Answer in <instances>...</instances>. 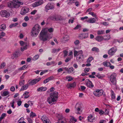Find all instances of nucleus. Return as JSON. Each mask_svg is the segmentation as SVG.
Listing matches in <instances>:
<instances>
[{
  "mask_svg": "<svg viewBox=\"0 0 123 123\" xmlns=\"http://www.w3.org/2000/svg\"><path fill=\"white\" fill-rule=\"evenodd\" d=\"M41 119L43 122H45V121L47 120L48 119V118L46 116L43 115Z\"/></svg>",
  "mask_w": 123,
  "mask_h": 123,
  "instance_id": "obj_28",
  "label": "nucleus"
},
{
  "mask_svg": "<svg viewBox=\"0 0 123 123\" xmlns=\"http://www.w3.org/2000/svg\"><path fill=\"white\" fill-rule=\"evenodd\" d=\"M27 67V65H24L22 67L19 68L18 69L19 70H22L25 69Z\"/></svg>",
  "mask_w": 123,
  "mask_h": 123,
  "instance_id": "obj_35",
  "label": "nucleus"
},
{
  "mask_svg": "<svg viewBox=\"0 0 123 123\" xmlns=\"http://www.w3.org/2000/svg\"><path fill=\"white\" fill-rule=\"evenodd\" d=\"M29 86V83H28L24 86H23L20 89V91H23L26 90Z\"/></svg>",
  "mask_w": 123,
  "mask_h": 123,
  "instance_id": "obj_23",
  "label": "nucleus"
},
{
  "mask_svg": "<svg viewBox=\"0 0 123 123\" xmlns=\"http://www.w3.org/2000/svg\"><path fill=\"white\" fill-rule=\"evenodd\" d=\"M88 121L91 122H93L95 120V118L92 115H90L88 117Z\"/></svg>",
  "mask_w": 123,
  "mask_h": 123,
  "instance_id": "obj_17",
  "label": "nucleus"
},
{
  "mask_svg": "<svg viewBox=\"0 0 123 123\" xmlns=\"http://www.w3.org/2000/svg\"><path fill=\"white\" fill-rule=\"evenodd\" d=\"M13 0L16 3H15V4H16L15 5L16 8L17 7H20L21 5L23 4V3L19 1L18 0Z\"/></svg>",
  "mask_w": 123,
  "mask_h": 123,
  "instance_id": "obj_14",
  "label": "nucleus"
},
{
  "mask_svg": "<svg viewBox=\"0 0 123 123\" xmlns=\"http://www.w3.org/2000/svg\"><path fill=\"white\" fill-rule=\"evenodd\" d=\"M18 23H16L14 24H12L9 26V27L10 28H12L13 27H15L17 25H18Z\"/></svg>",
  "mask_w": 123,
  "mask_h": 123,
  "instance_id": "obj_44",
  "label": "nucleus"
},
{
  "mask_svg": "<svg viewBox=\"0 0 123 123\" xmlns=\"http://www.w3.org/2000/svg\"><path fill=\"white\" fill-rule=\"evenodd\" d=\"M81 26L79 25H77L74 28V30L77 29L79 28H80Z\"/></svg>",
  "mask_w": 123,
  "mask_h": 123,
  "instance_id": "obj_57",
  "label": "nucleus"
},
{
  "mask_svg": "<svg viewBox=\"0 0 123 123\" xmlns=\"http://www.w3.org/2000/svg\"><path fill=\"white\" fill-rule=\"evenodd\" d=\"M54 5L53 4L48 3L46 6V8H53Z\"/></svg>",
  "mask_w": 123,
  "mask_h": 123,
  "instance_id": "obj_33",
  "label": "nucleus"
},
{
  "mask_svg": "<svg viewBox=\"0 0 123 123\" xmlns=\"http://www.w3.org/2000/svg\"><path fill=\"white\" fill-rule=\"evenodd\" d=\"M82 105L79 103H77L75 106V111L77 114H80V111L82 108Z\"/></svg>",
  "mask_w": 123,
  "mask_h": 123,
  "instance_id": "obj_6",
  "label": "nucleus"
},
{
  "mask_svg": "<svg viewBox=\"0 0 123 123\" xmlns=\"http://www.w3.org/2000/svg\"><path fill=\"white\" fill-rule=\"evenodd\" d=\"M79 41L78 40H77L74 42V43L75 45H77L79 44Z\"/></svg>",
  "mask_w": 123,
  "mask_h": 123,
  "instance_id": "obj_61",
  "label": "nucleus"
},
{
  "mask_svg": "<svg viewBox=\"0 0 123 123\" xmlns=\"http://www.w3.org/2000/svg\"><path fill=\"white\" fill-rule=\"evenodd\" d=\"M116 74L113 73L110 76V80L114 85H116L117 83L116 80Z\"/></svg>",
  "mask_w": 123,
  "mask_h": 123,
  "instance_id": "obj_8",
  "label": "nucleus"
},
{
  "mask_svg": "<svg viewBox=\"0 0 123 123\" xmlns=\"http://www.w3.org/2000/svg\"><path fill=\"white\" fill-rule=\"evenodd\" d=\"M39 37L40 40L43 41H46L48 39H50L52 37L49 36L48 31L45 29L41 31L39 34Z\"/></svg>",
  "mask_w": 123,
  "mask_h": 123,
  "instance_id": "obj_2",
  "label": "nucleus"
},
{
  "mask_svg": "<svg viewBox=\"0 0 123 123\" xmlns=\"http://www.w3.org/2000/svg\"><path fill=\"white\" fill-rule=\"evenodd\" d=\"M9 94V92L7 91H3L2 92H1V95L2 96L4 97L7 96Z\"/></svg>",
  "mask_w": 123,
  "mask_h": 123,
  "instance_id": "obj_21",
  "label": "nucleus"
},
{
  "mask_svg": "<svg viewBox=\"0 0 123 123\" xmlns=\"http://www.w3.org/2000/svg\"><path fill=\"white\" fill-rule=\"evenodd\" d=\"M36 115L35 113L31 112L30 114V117L31 118H33L34 117H36Z\"/></svg>",
  "mask_w": 123,
  "mask_h": 123,
  "instance_id": "obj_37",
  "label": "nucleus"
},
{
  "mask_svg": "<svg viewBox=\"0 0 123 123\" xmlns=\"http://www.w3.org/2000/svg\"><path fill=\"white\" fill-rule=\"evenodd\" d=\"M41 79V78H38L31 81L29 80L28 81V83L29 86H32L34 85L40 80Z\"/></svg>",
  "mask_w": 123,
  "mask_h": 123,
  "instance_id": "obj_10",
  "label": "nucleus"
},
{
  "mask_svg": "<svg viewBox=\"0 0 123 123\" xmlns=\"http://www.w3.org/2000/svg\"><path fill=\"white\" fill-rule=\"evenodd\" d=\"M47 89L46 87H41L38 88L37 91L39 92H43L46 91Z\"/></svg>",
  "mask_w": 123,
  "mask_h": 123,
  "instance_id": "obj_19",
  "label": "nucleus"
},
{
  "mask_svg": "<svg viewBox=\"0 0 123 123\" xmlns=\"http://www.w3.org/2000/svg\"><path fill=\"white\" fill-rule=\"evenodd\" d=\"M95 76L99 79H101L105 77V75H101L99 74H97Z\"/></svg>",
  "mask_w": 123,
  "mask_h": 123,
  "instance_id": "obj_31",
  "label": "nucleus"
},
{
  "mask_svg": "<svg viewBox=\"0 0 123 123\" xmlns=\"http://www.w3.org/2000/svg\"><path fill=\"white\" fill-rule=\"evenodd\" d=\"M88 33H84L79 35V37L80 39L83 40L87 38L88 37Z\"/></svg>",
  "mask_w": 123,
  "mask_h": 123,
  "instance_id": "obj_12",
  "label": "nucleus"
},
{
  "mask_svg": "<svg viewBox=\"0 0 123 123\" xmlns=\"http://www.w3.org/2000/svg\"><path fill=\"white\" fill-rule=\"evenodd\" d=\"M99 123H106V121L105 120H102L100 121Z\"/></svg>",
  "mask_w": 123,
  "mask_h": 123,
  "instance_id": "obj_63",
  "label": "nucleus"
},
{
  "mask_svg": "<svg viewBox=\"0 0 123 123\" xmlns=\"http://www.w3.org/2000/svg\"><path fill=\"white\" fill-rule=\"evenodd\" d=\"M74 0H68L67 1L68 2V4H72L74 2Z\"/></svg>",
  "mask_w": 123,
  "mask_h": 123,
  "instance_id": "obj_48",
  "label": "nucleus"
},
{
  "mask_svg": "<svg viewBox=\"0 0 123 123\" xmlns=\"http://www.w3.org/2000/svg\"><path fill=\"white\" fill-rule=\"evenodd\" d=\"M39 57V55H35L32 59V60L36 61L37 60Z\"/></svg>",
  "mask_w": 123,
  "mask_h": 123,
  "instance_id": "obj_42",
  "label": "nucleus"
},
{
  "mask_svg": "<svg viewBox=\"0 0 123 123\" xmlns=\"http://www.w3.org/2000/svg\"><path fill=\"white\" fill-rule=\"evenodd\" d=\"M74 70V68L72 67L68 69L67 73L68 74H70L73 72Z\"/></svg>",
  "mask_w": 123,
  "mask_h": 123,
  "instance_id": "obj_36",
  "label": "nucleus"
},
{
  "mask_svg": "<svg viewBox=\"0 0 123 123\" xmlns=\"http://www.w3.org/2000/svg\"><path fill=\"white\" fill-rule=\"evenodd\" d=\"M63 53L64 54V57H65L68 55V52L67 50H65L63 51Z\"/></svg>",
  "mask_w": 123,
  "mask_h": 123,
  "instance_id": "obj_46",
  "label": "nucleus"
},
{
  "mask_svg": "<svg viewBox=\"0 0 123 123\" xmlns=\"http://www.w3.org/2000/svg\"><path fill=\"white\" fill-rule=\"evenodd\" d=\"M89 14H90L92 16H93L94 17H96V15L94 14V13L93 12H90L89 13Z\"/></svg>",
  "mask_w": 123,
  "mask_h": 123,
  "instance_id": "obj_53",
  "label": "nucleus"
},
{
  "mask_svg": "<svg viewBox=\"0 0 123 123\" xmlns=\"http://www.w3.org/2000/svg\"><path fill=\"white\" fill-rule=\"evenodd\" d=\"M8 6L9 8H16L15 3L12 1H10L8 3Z\"/></svg>",
  "mask_w": 123,
  "mask_h": 123,
  "instance_id": "obj_18",
  "label": "nucleus"
},
{
  "mask_svg": "<svg viewBox=\"0 0 123 123\" xmlns=\"http://www.w3.org/2000/svg\"><path fill=\"white\" fill-rule=\"evenodd\" d=\"M72 58V56H69V57H67L66 58V59L65 60V61L66 62H67L69 61Z\"/></svg>",
  "mask_w": 123,
  "mask_h": 123,
  "instance_id": "obj_40",
  "label": "nucleus"
},
{
  "mask_svg": "<svg viewBox=\"0 0 123 123\" xmlns=\"http://www.w3.org/2000/svg\"><path fill=\"white\" fill-rule=\"evenodd\" d=\"M48 31L50 33L54 31V29L53 28H50L48 29Z\"/></svg>",
  "mask_w": 123,
  "mask_h": 123,
  "instance_id": "obj_47",
  "label": "nucleus"
},
{
  "mask_svg": "<svg viewBox=\"0 0 123 123\" xmlns=\"http://www.w3.org/2000/svg\"><path fill=\"white\" fill-rule=\"evenodd\" d=\"M96 20L94 18H91L87 20V22H88L91 23H93L95 22Z\"/></svg>",
  "mask_w": 123,
  "mask_h": 123,
  "instance_id": "obj_25",
  "label": "nucleus"
},
{
  "mask_svg": "<svg viewBox=\"0 0 123 123\" xmlns=\"http://www.w3.org/2000/svg\"><path fill=\"white\" fill-rule=\"evenodd\" d=\"M6 64L5 62H3L0 65V69L4 68L6 66Z\"/></svg>",
  "mask_w": 123,
  "mask_h": 123,
  "instance_id": "obj_45",
  "label": "nucleus"
},
{
  "mask_svg": "<svg viewBox=\"0 0 123 123\" xmlns=\"http://www.w3.org/2000/svg\"><path fill=\"white\" fill-rule=\"evenodd\" d=\"M40 30V27L38 24L35 25L32 28L31 35L33 37L37 36Z\"/></svg>",
  "mask_w": 123,
  "mask_h": 123,
  "instance_id": "obj_4",
  "label": "nucleus"
},
{
  "mask_svg": "<svg viewBox=\"0 0 123 123\" xmlns=\"http://www.w3.org/2000/svg\"><path fill=\"white\" fill-rule=\"evenodd\" d=\"M21 104L22 101H19L17 102V105L19 106L21 105Z\"/></svg>",
  "mask_w": 123,
  "mask_h": 123,
  "instance_id": "obj_64",
  "label": "nucleus"
},
{
  "mask_svg": "<svg viewBox=\"0 0 123 123\" xmlns=\"http://www.w3.org/2000/svg\"><path fill=\"white\" fill-rule=\"evenodd\" d=\"M74 57L76 56V60L79 62L83 61V51L82 50L77 51L75 50L74 52Z\"/></svg>",
  "mask_w": 123,
  "mask_h": 123,
  "instance_id": "obj_3",
  "label": "nucleus"
},
{
  "mask_svg": "<svg viewBox=\"0 0 123 123\" xmlns=\"http://www.w3.org/2000/svg\"><path fill=\"white\" fill-rule=\"evenodd\" d=\"M19 42V43L21 46H23L25 44L24 42L23 41H20Z\"/></svg>",
  "mask_w": 123,
  "mask_h": 123,
  "instance_id": "obj_54",
  "label": "nucleus"
},
{
  "mask_svg": "<svg viewBox=\"0 0 123 123\" xmlns=\"http://www.w3.org/2000/svg\"><path fill=\"white\" fill-rule=\"evenodd\" d=\"M50 18L51 20L54 21H62L65 19V18L61 16L56 14L52 16Z\"/></svg>",
  "mask_w": 123,
  "mask_h": 123,
  "instance_id": "obj_5",
  "label": "nucleus"
},
{
  "mask_svg": "<svg viewBox=\"0 0 123 123\" xmlns=\"http://www.w3.org/2000/svg\"><path fill=\"white\" fill-rule=\"evenodd\" d=\"M86 82H87L86 85L87 87L90 88H92L93 87V85L92 84V82L89 80H86Z\"/></svg>",
  "mask_w": 123,
  "mask_h": 123,
  "instance_id": "obj_15",
  "label": "nucleus"
},
{
  "mask_svg": "<svg viewBox=\"0 0 123 123\" xmlns=\"http://www.w3.org/2000/svg\"><path fill=\"white\" fill-rule=\"evenodd\" d=\"M42 4V1L40 0L37 2H36L32 4V5L31 6L33 7H35L37 6H38L41 5Z\"/></svg>",
  "mask_w": 123,
  "mask_h": 123,
  "instance_id": "obj_16",
  "label": "nucleus"
},
{
  "mask_svg": "<svg viewBox=\"0 0 123 123\" xmlns=\"http://www.w3.org/2000/svg\"><path fill=\"white\" fill-rule=\"evenodd\" d=\"M90 70V68H85L84 70V71L85 73L88 72Z\"/></svg>",
  "mask_w": 123,
  "mask_h": 123,
  "instance_id": "obj_58",
  "label": "nucleus"
},
{
  "mask_svg": "<svg viewBox=\"0 0 123 123\" xmlns=\"http://www.w3.org/2000/svg\"><path fill=\"white\" fill-rule=\"evenodd\" d=\"M24 20L25 21H27L29 20V18L28 16H26L25 17Z\"/></svg>",
  "mask_w": 123,
  "mask_h": 123,
  "instance_id": "obj_62",
  "label": "nucleus"
},
{
  "mask_svg": "<svg viewBox=\"0 0 123 123\" xmlns=\"http://www.w3.org/2000/svg\"><path fill=\"white\" fill-rule=\"evenodd\" d=\"M27 119L29 123H32V120L31 118L28 117L27 118Z\"/></svg>",
  "mask_w": 123,
  "mask_h": 123,
  "instance_id": "obj_52",
  "label": "nucleus"
},
{
  "mask_svg": "<svg viewBox=\"0 0 123 123\" xmlns=\"http://www.w3.org/2000/svg\"><path fill=\"white\" fill-rule=\"evenodd\" d=\"M49 81V79L48 78L44 81L43 83L44 84H46Z\"/></svg>",
  "mask_w": 123,
  "mask_h": 123,
  "instance_id": "obj_59",
  "label": "nucleus"
},
{
  "mask_svg": "<svg viewBox=\"0 0 123 123\" xmlns=\"http://www.w3.org/2000/svg\"><path fill=\"white\" fill-rule=\"evenodd\" d=\"M55 63V62L54 61H53L51 62H47L46 63V65L48 66H49L51 65L54 64Z\"/></svg>",
  "mask_w": 123,
  "mask_h": 123,
  "instance_id": "obj_43",
  "label": "nucleus"
},
{
  "mask_svg": "<svg viewBox=\"0 0 123 123\" xmlns=\"http://www.w3.org/2000/svg\"><path fill=\"white\" fill-rule=\"evenodd\" d=\"M0 14L2 17L8 18L9 17L10 14L9 12L6 10H2L0 12Z\"/></svg>",
  "mask_w": 123,
  "mask_h": 123,
  "instance_id": "obj_9",
  "label": "nucleus"
},
{
  "mask_svg": "<svg viewBox=\"0 0 123 123\" xmlns=\"http://www.w3.org/2000/svg\"><path fill=\"white\" fill-rule=\"evenodd\" d=\"M29 10V8H22L20 13L21 15H24L28 12Z\"/></svg>",
  "mask_w": 123,
  "mask_h": 123,
  "instance_id": "obj_13",
  "label": "nucleus"
},
{
  "mask_svg": "<svg viewBox=\"0 0 123 123\" xmlns=\"http://www.w3.org/2000/svg\"><path fill=\"white\" fill-rule=\"evenodd\" d=\"M76 85V84L75 82H74L72 83L69 84V85L68 88H70L72 87H74Z\"/></svg>",
  "mask_w": 123,
  "mask_h": 123,
  "instance_id": "obj_29",
  "label": "nucleus"
},
{
  "mask_svg": "<svg viewBox=\"0 0 123 123\" xmlns=\"http://www.w3.org/2000/svg\"><path fill=\"white\" fill-rule=\"evenodd\" d=\"M6 28V26L5 24H3L0 25V31L4 30Z\"/></svg>",
  "mask_w": 123,
  "mask_h": 123,
  "instance_id": "obj_26",
  "label": "nucleus"
},
{
  "mask_svg": "<svg viewBox=\"0 0 123 123\" xmlns=\"http://www.w3.org/2000/svg\"><path fill=\"white\" fill-rule=\"evenodd\" d=\"M103 93L102 90H97L94 91L93 94L96 96L99 97L102 95Z\"/></svg>",
  "mask_w": 123,
  "mask_h": 123,
  "instance_id": "obj_11",
  "label": "nucleus"
},
{
  "mask_svg": "<svg viewBox=\"0 0 123 123\" xmlns=\"http://www.w3.org/2000/svg\"><path fill=\"white\" fill-rule=\"evenodd\" d=\"M18 53L17 52L13 54V56L14 58H17L18 56Z\"/></svg>",
  "mask_w": 123,
  "mask_h": 123,
  "instance_id": "obj_49",
  "label": "nucleus"
},
{
  "mask_svg": "<svg viewBox=\"0 0 123 123\" xmlns=\"http://www.w3.org/2000/svg\"><path fill=\"white\" fill-rule=\"evenodd\" d=\"M58 93L56 92H54L50 94V97L48 98L47 102L49 104L52 105L53 102H55L58 98Z\"/></svg>",
  "mask_w": 123,
  "mask_h": 123,
  "instance_id": "obj_1",
  "label": "nucleus"
},
{
  "mask_svg": "<svg viewBox=\"0 0 123 123\" xmlns=\"http://www.w3.org/2000/svg\"><path fill=\"white\" fill-rule=\"evenodd\" d=\"M6 114L5 113H3L1 115V116L0 117L2 119L6 116Z\"/></svg>",
  "mask_w": 123,
  "mask_h": 123,
  "instance_id": "obj_51",
  "label": "nucleus"
},
{
  "mask_svg": "<svg viewBox=\"0 0 123 123\" xmlns=\"http://www.w3.org/2000/svg\"><path fill=\"white\" fill-rule=\"evenodd\" d=\"M48 71L47 70H46L45 71H42L40 73V75H43V74L45 73L46 72H47Z\"/></svg>",
  "mask_w": 123,
  "mask_h": 123,
  "instance_id": "obj_60",
  "label": "nucleus"
},
{
  "mask_svg": "<svg viewBox=\"0 0 123 123\" xmlns=\"http://www.w3.org/2000/svg\"><path fill=\"white\" fill-rule=\"evenodd\" d=\"M103 64L104 66L107 67H109L111 65L110 63L109 62H104Z\"/></svg>",
  "mask_w": 123,
  "mask_h": 123,
  "instance_id": "obj_30",
  "label": "nucleus"
},
{
  "mask_svg": "<svg viewBox=\"0 0 123 123\" xmlns=\"http://www.w3.org/2000/svg\"><path fill=\"white\" fill-rule=\"evenodd\" d=\"M117 50V47L115 46L111 48L108 51V54L109 55L112 56L114 55Z\"/></svg>",
  "mask_w": 123,
  "mask_h": 123,
  "instance_id": "obj_7",
  "label": "nucleus"
},
{
  "mask_svg": "<svg viewBox=\"0 0 123 123\" xmlns=\"http://www.w3.org/2000/svg\"><path fill=\"white\" fill-rule=\"evenodd\" d=\"M103 37V39L104 40H108L110 39L111 38V37L110 36H104Z\"/></svg>",
  "mask_w": 123,
  "mask_h": 123,
  "instance_id": "obj_32",
  "label": "nucleus"
},
{
  "mask_svg": "<svg viewBox=\"0 0 123 123\" xmlns=\"http://www.w3.org/2000/svg\"><path fill=\"white\" fill-rule=\"evenodd\" d=\"M10 90L12 92L14 91L15 90V88L14 86H12L10 88Z\"/></svg>",
  "mask_w": 123,
  "mask_h": 123,
  "instance_id": "obj_56",
  "label": "nucleus"
},
{
  "mask_svg": "<svg viewBox=\"0 0 123 123\" xmlns=\"http://www.w3.org/2000/svg\"><path fill=\"white\" fill-rule=\"evenodd\" d=\"M93 59V58L92 57H90L87 60L86 62L87 63H90Z\"/></svg>",
  "mask_w": 123,
  "mask_h": 123,
  "instance_id": "obj_41",
  "label": "nucleus"
},
{
  "mask_svg": "<svg viewBox=\"0 0 123 123\" xmlns=\"http://www.w3.org/2000/svg\"><path fill=\"white\" fill-rule=\"evenodd\" d=\"M104 31L103 30H98L97 31V34L98 35H102L104 34Z\"/></svg>",
  "mask_w": 123,
  "mask_h": 123,
  "instance_id": "obj_39",
  "label": "nucleus"
},
{
  "mask_svg": "<svg viewBox=\"0 0 123 123\" xmlns=\"http://www.w3.org/2000/svg\"><path fill=\"white\" fill-rule=\"evenodd\" d=\"M103 39V37L100 36H97L95 38L96 40L98 42L102 41Z\"/></svg>",
  "mask_w": 123,
  "mask_h": 123,
  "instance_id": "obj_22",
  "label": "nucleus"
},
{
  "mask_svg": "<svg viewBox=\"0 0 123 123\" xmlns=\"http://www.w3.org/2000/svg\"><path fill=\"white\" fill-rule=\"evenodd\" d=\"M24 80H22L20 81L19 83V85L21 86L24 85Z\"/></svg>",
  "mask_w": 123,
  "mask_h": 123,
  "instance_id": "obj_50",
  "label": "nucleus"
},
{
  "mask_svg": "<svg viewBox=\"0 0 123 123\" xmlns=\"http://www.w3.org/2000/svg\"><path fill=\"white\" fill-rule=\"evenodd\" d=\"M66 78V79L68 80V81H72L73 79L72 77L69 76H67Z\"/></svg>",
  "mask_w": 123,
  "mask_h": 123,
  "instance_id": "obj_38",
  "label": "nucleus"
},
{
  "mask_svg": "<svg viewBox=\"0 0 123 123\" xmlns=\"http://www.w3.org/2000/svg\"><path fill=\"white\" fill-rule=\"evenodd\" d=\"M0 36L2 37L5 36L6 35L5 33L3 32H1L0 33Z\"/></svg>",
  "mask_w": 123,
  "mask_h": 123,
  "instance_id": "obj_55",
  "label": "nucleus"
},
{
  "mask_svg": "<svg viewBox=\"0 0 123 123\" xmlns=\"http://www.w3.org/2000/svg\"><path fill=\"white\" fill-rule=\"evenodd\" d=\"M25 46L23 47H22L21 48V50L22 51H23L27 49L29 47V44H27L26 43L25 44Z\"/></svg>",
  "mask_w": 123,
  "mask_h": 123,
  "instance_id": "obj_24",
  "label": "nucleus"
},
{
  "mask_svg": "<svg viewBox=\"0 0 123 123\" xmlns=\"http://www.w3.org/2000/svg\"><path fill=\"white\" fill-rule=\"evenodd\" d=\"M111 97L112 99H114L115 98V94L114 92L112 90L111 91Z\"/></svg>",
  "mask_w": 123,
  "mask_h": 123,
  "instance_id": "obj_27",
  "label": "nucleus"
},
{
  "mask_svg": "<svg viewBox=\"0 0 123 123\" xmlns=\"http://www.w3.org/2000/svg\"><path fill=\"white\" fill-rule=\"evenodd\" d=\"M92 50L93 51H95L97 52H99V49L96 47H94L92 49Z\"/></svg>",
  "mask_w": 123,
  "mask_h": 123,
  "instance_id": "obj_34",
  "label": "nucleus"
},
{
  "mask_svg": "<svg viewBox=\"0 0 123 123\" xmlns=\"http://www.w3.org/2000/svg\"><path fill=\"white\" fill-rule=\"evenodd\" d=\"M69 38L68 36H66L61 40V41L63 43H65L69 40Z\"/></svg>",
  "mask_w": 123,
  "mask_h": 123,
  "instance_id": "obj_20",
  "label": "nucleus"
}]
</instances>
